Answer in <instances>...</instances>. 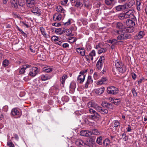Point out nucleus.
Segmentation results:
<instances>
[{
	"mask_svg": "<svg viewBox=\"0 0 147 147\" xmlns=\"http://www.w3.org/2000/svg\"><path fill=\"white\" fill-rule=\"evenodd\" d=\"M96 138L94 136H91L87 140V144L84 143L81 140H79L76 142V144L80 147H88L89 146H93L95 145V140Z\"/></svg>",
	"mask_w": 147,
	"mask_h": 147,
	"instance_id": "f257e3e1",
	"label": "nucleus"
},
{
	"mask_svg": "<svg viewBox=\"0 0 147 147\" xmlns=\"http://www.w3.org/2000/svg\"><path fill=\"white\" fill-rule=\"evenodd\" d=\"M115 35H119L117 38V40H126L131 38V35L128 32L125 28L122 30H115L114 31Z\"/></svg>",
	"mask_w": 147,
	"mask_h": 147,
	"instance_id": "f03ea898",
	"label": "nucleus"
},
{
	"mask_svg": "<svg viewBox=\"0 0 147 147\" xmlns=\"http://www.w3.org/2000/svg\"><path fill=\"white\" fill-rule=\"evenodd\" d=\"M133 20L130 19H127L126 22V24L128 27H125V29L128 32H132L134 30V26H135V23L134 21L135 20V18H133Z\"/></svg>",
	"mask_w": 147,
	"mask_h": 147,
	"instance_id": "7ed1b4c3",
	"label": "nucleus"
},
{
	"mask_svg": "<svg viewBox=\"0 0 147 147\" xmlns=\"http://www.w3.org/2000/svg\"><path fill=\"white\" fill-rule=\"evenodd\" d=\"M90 114L88 117L90 119L92 120L97 119L100 117V115L97 112L92 109H90L89 110Z\"/></svg>",
	"mask_w": 147,
	"mask_h": 147,
	"instance_id": "20e7f679",
	"label": "nucleus"
},
{
	"mask_svg": "<svg viewBox=\"0 0 147 147\" xmlns=\"http://www.w3.org/2000/svg\"><path fill=\"white\" fill-rule=\"evenodd\" d=\"M107 91L109 94L115 95L118 93V88L114 86H110L107 88Z\"/></svg>",
	"mask_w": 147,
	"mask_h": 147,
	"instance_id": "39448f33",
	"label": "nucleus"
},
{
	"mask_svg": "<svg viewBox=\"0 0 147 147\" xmlns=\"http://www.w3.org/2000/svg\"><path fill=\"white\" fill-rule=\"evenodd\" d=\"M131 5L128 3H126L123 5H119L115 7L116 10L118 11H123V10L130 8Z\"/></svg>",
	"mask_w": 147,
	"mask_h": 147,
	"instance_id": "423d86ee",
	"label": "nucleus"
},
{
	"mask_svg": "<svg viewBox=\"0 0 147 147\" xmlns=\"http://www.w3.org/2000/svg\"><path fill=\"white\" fill-rule=\"evenodd\" d=\"M39 71V69L36 67H33L30 69L29 75L30 76L34 77L38 73Z\"/></svg>",
	"mask_w": 147,
	"mask_h": 147,
	"instance_id": "0eeeda50",
	"label": "nucleus"
},
{
	"mask_svg": "<svg viewBox=\"0 0 147 147\" xmlns=\"http://www.w3.org/2000/svg\"><path fill=\"white\" fill-rule=\"evenodd\" d=\"M105 57L103 56H100L97 63L96 66L98 70H100L104 62Z\"/></svg>",
	"mask_w": 147,
	"mask_h": 147,
	"instance_id": "6e6552de",
	"label": "nucleus"
},
{
	"mask_svg": "<svg viewBox=\"0 0 147 147\" xmlns=\"http://www.w3.org/2000/svg\"><path fill=\"white\" fill-rule=\"evenodd\" d=\"M115 27L116 28L120 30H124L126 27L122 23L120 22H116L115 24Z\"/></svg>",
	"mask_w": 147,
	"mask_h": 147,
	"instance_id": "1a4fd4ad",
	"label": "nucleus"
},
{
	"mask_svg": "<svg viewBox=\"0 0 147 147\" xmlns=\"http://www.w3.org/2000/svg\"><path fill=\"white\" fill-rule=\"evenodd\" d=\"M31 9V11L35 15L38 14L39 15L40 14V11L38 8L36 6H33Z\"/></svg>",
	"mask_w": 147,
	"mask_h": 147,
	"instance_id": "9d476101",
	"label": "nucleus"
},
{
	"mask_svg": "<svg viewBox=\"0 0 147 147\" xmlns=\"http://www.w3.org/2000/svg\"><path fill=\"white\" fill-rule=\"evenodd\" d=\"M51 29L52 31L54 30L55 29V31L57 33L59 34H63L65 31V28H59L58 29H56L54 28H52Z\"/></svg>",
	"mask_w": 147,
	"mask_h": 147,
	"instance_id": "9b49d317",
	"label": "nucleus"
},
{
	"mask_svg": "<svg viewBox=\"0 0 147 147\" xmlns=\"http://www.w3.org/2000/svg\"><path fill=\"white\" fill-rule=\"evenodd\" d=\"M105 90V88L103 86H102L100 88L96 89L95 90V92L96 94L100 95L103 93Z\"/></svg>",
	"mask_w": 147,
	"mask_h": 147,
	"instance_id": "f8f14e48",
	"label": "nucleus"
},
{
	"mask_svg": "<svg viewBox=\"0 0 147 147\" xmlns=\"http://www.w3.org/2000/svg\"><path fill=\"white\" fill-rule=\"evenodd\" d=\"M85 77V75L80 74L77 78V80L80 84H82L84 82Z\"/></svg>",
	"mask_w": 147,
	"mask_h": 147,
	"instance_id": "ddd939ff",
	"label": "nucleus"
},
{
	"mask_svg": "<svg viewBox=\"0 0 147 147\" xmlns=\"http://www.w3.org/2000/svg\"><path fill=\"white\" fill-rule=\"evenodd\" d=\"M88 106L92 107L96 109L97 111L98 109L100 107L94 102H89L88 104Z\"/></svg>",
	"mask_w": 147,
	"mask_h": 147,
	"instance_id": "4468645a",
	"label": "nucleus"
},
{
	"mask_svg": "<svg viewBox=\"0 0 147 147\" xmlns=\"http://www.w3.org/2000/svg\"><path fill=\"white\" fill-rule=\"evenodd\" d=\"M61 15L59 13H57L54 14L53 19L55 21H58L60 20L61 18Z\"/></svg>",
	"mask_w": 147,
	"mask_h": 147,
	"instance_id": "2eb2a0df",
	"label": "nucleus"
},
{
	"mask_svg": "<svg viewBox=\"0 0 147 147\" xmlns=\"http://www.w3.org/2000/svg\"><path fill=\"white\" fill-rule=\"evenodd\" d=\"M93 82V80L91 76H88V77L87 81L85 84V87L87 88L88 87V85L91 84Z\"/></svg>",
	"mask_w": 147,
	"mask_h": 147,
	"instance_id": "dca6fc26",
	"label": "nucleus"
},
{
	"mask_svg": "<svg viewBox=\"0 0 147 147\" xmlns=\"http://www.w3.org/2000/svg\"><path fill=\"white\" fill-rule=\"evenodd\" d=\"M11 3L13 7L16 8H18L19 4L18 0H11Z\"/></svg>",
	"mask_w": 147,
	"mask_h": 147,
	"instance_id": "f3484780",
	"label": "nucleus"
},
{
	"mask_svg": "<svg viewBox=\"0 0 147 147\" xmlns=\"http://www.w3.org/2000/svg\"><path fill=\"white\" fill-rule=\"evenodd\" d=\"M90 133H91V131L83 130L80 131V134L81 136H82L88 137L90 135L89 134Z\"/></svg>",
	"mask_w": 147,
	"mask_h": 147,
	"instance_id": "a211bd4d",
	"label": "nucleus"
},
{
	"mask_svg": "<svg viewBox=\"0 0 147 147\" xmlns=\"http://www.w3.org/2000/svg\"><path fill=\"white\" fill-rule=\"evenodd\" d=\"M102 106L104 107L109 108L112 107L111 104L110 103H108L106 102L103 101L101 104Z\"/></svg>",
	"mask_w": 147,
	"mask_h": 147,
	"instance_id": "6ab92c4d",
	"label": "nucleus"
},
{
	"mask_svg": "<svg viewBox=\"0 0 147 147\" xmlns=\"http://www.w3.org/2000/svg\"><path fill=\"white\" fill-rule=\"evenodd\" d=\"M97 111L103 114H106L108 112L107 109H105V108H102L100 107L98 109Z\"/></svg>",
	"mask_w": 147,
	"mask_h": 147,
	"instance_id": "aec40b11",
	"label": "nucleus"
},
{
	"mask_svg": "<svg viewBox=\"0 0 147 147\" xmlns=\"http://www.w3.org/2000/svg\"><path fill=\"white\" fill-rule=\"evenodd\" d=\"M26 1V5L27 6L30 8H32L34 6V5L35 3V1Z\"/></svg>",
	"mask_w": 147,
	"mask_h": 147,
	"instance_id": "412c9836",
	"label": "nucleus"
},
{
	"mask_svg": "<svg viewBox=\"0 0 147 147\" xmlns=\"http://www.w3.org/2000/svg\"><path fill=\"white\" fill-rule=\"evenodd\" d=\"M128 16L125 15L124 13H121L118 15V18L121 20H123L127 18V17Z\"/></svg>",
	"mask_w": 147,
	"mask_h": 147,
	"instance_id": "4be33fe9",
	"label": "nucleus"
},
{
	"mask_svg": "<svg viewBox=\"0 0 147 147\" xmlns=\"http://www.w3.org/2000/svg\"><path fill=\"white\" fill-rule=\"evenodd\" d=\"M40 77L41 80L42 81H45L47 80L50 79L52 77L51 75H42Z\"/></svg>",
	"mask_w": 147,
	"mask_h": 147,
	"instance_id": "5701e85b",
	"label": "nucleus"
},
{
	"mask_svg": "<svg viewBox=\"0 0 147 147\" xmlns=\"http://www.w3.org/2000/svg\"><path fill=\"white\" fill-rule=\"evenodd\" d=\"M145 35L144 32L143 31H140L138 33V35L136 37V39H140L143 38Z\"/></svg>",
	"mask_w": 147,
	"mask_h": 147,
	"instance_id": "b1692460",
	"label": "nucleus"
},
{
	"mask_svg": "<svg viewBox=\"0 0 147 147\" xmlns=\"http://www.w3.org/2000/svg\"><path fill=\"white\" fill-rule=\"evenodd\" d=\"M56 8V11L58 12H61L64 13L65 12V11L63 9V7L60 5L57 6Z\"/></svg>",
	"mask_w": 147,
	"mask_h": 147,
	"instance_id": "393cba45",
	"label": "nucleus"
},
{
	"mask_svg": "<svg viewBox=\"0 0 147 147\" xmlns=\"http://www.w3.org/2000/svg\"><path fill=\"white\" fill-rule=\"evenodd\" d=\"M125 15L128 16L127 17V18L132 17V18H133L132 17H134V16H133V12L132 10L129 11L126 13H124Z\"/></svg>",
	"mask_w": 147,
	"mask_h": 147,
	"instance_id": "a878e982",
	"label": "nucleus"
},
{
	"mask_svg": "<svg viewBox=\"0 0 147 147\" xmlns=\"http://www.w3.org/2000/svg\"><path fill=\"white\" fill-rule=\"evenodd\" d=\"M121 73H124L126 70L125 66L123 65H122L120 68L117 69Z\"/></svg>",
	"mask_w": 147,
	"mask_h": 147,
	"instance_id": "bb28decb",
	"label": "nucleus"
},
{
	"mask_svg": "<svg viewBox=\"0 0 147 147\" xmlns=\"http://www.w3.org/2000/svg\"><path fill=\"white\" fill-rule=\"evenodd\" d=\"M11 113L13 116L18 115L19 114V112L16 108H14L12 110Z\"/></svg>",
	"mask_w": 147,
	"mask_h": 147,
	"instance_id": "cd10ccee",
	"label": "nucleus"
},
{
	"mask_svg": "<svg viewBox=\"0 0 147 147\" xmlns=\"http://www.w3.org/2000/svg\"><path fill=\"white\" fill-rule=\"evenodd\" d=\"M104 47H105L104 45L101 43H100L97 45L96 46L95 48L97 49L98 52L99 50H100L101 49Z\"/></svg>",
	"mask_w": 147,
	"mask_h": 147,
	"instance_id": "c85d7f7f",
	"label": "nucleus"
},
{
	"mask_svg": "<svg viewBox=\"0 0 147 147\" xmlns=\"http://www.w3.org/2000/svg\"><path fill=\"white\" fill-rule=\"evenodd\" d=\"M115 66L116 67L117 69H118L119 68H120V67H121L122 65H123L121 62L118 60H117L115 61Z\"/></svg>",
	"mask_w": 147,
	"mask_h": 147,
	"instance_id": "c756f323",
	"label": "nucleus"
},
{
	"mask_svg": "<svg viewBox=\"0 0 147 147\" xmlns=\"http://www.w3.org/2000/svg\"><path fill=\"white\" fill-rule=\"evenodd\" d=\"M39 29L43 36L45 38H47L45 29L43 27H40L39 28Z\"/></svg>",
	"mask_w": 147,
	"mask_h": 147,
	"instance_id": "7c9ffc66",
	"label": "nucleus"
},
{
	"mask_svg": "<svg viewBox=\"0 0 147 147\" xmlns=\"http://www.w3.org/2000/svg\"><path fill=\"white\" fill-rule=\"evenodd\" d=\"M67 78V75L66 74H64L62 77L60 79V81L63 85H64L65 80Z\"/></svg>",
	"mask_w": 147,
	"mask_h": 147,
	"instance_id": "2f4dec72",
	"label": "nucleus"
},
{
	"mask_svg": "<svg viewBox=\"0 0 147 147\" xmlns=\"http://www.w3.org/2000/svg\"><path fill=\"white\" fill-rule=\"evenodd\" d=\"M76 3L75 6L77 7L81 8L83 6V4L79 0H77L75 2Z\"/></svg>",
	"mask_w": 147,
	"mask_h": 147,
	"instance_id": "473e14b6",
	"label": "nucleus"
},
{
	"mask_svg": "<svg viewBox=\"0 0 147 147\" xmlns=\"http://www.w3.org/2000/svg\"><path fill=\"white\" fill-rule=\"evenodd\" d=\"M102 138L101 136L98 138L96 140V143L100 145H102Z\"/></svg>",
	"mask_w": 147,
	"mask_h": 147,
	"instance_id": "72a5a7b5",
	"label": "nucleus"
},
{
	"mask_svg": "<svg viewBox=\"0 0 147 147\" xmlns=\"http://www.w3.org/2000/svg\"><path fill=\"white\" fill-rule=\"evenodd\" d=\"M103 143L104 146H107L110 143V140L108 138H107L103 141Z\"/></svg>",
	"mask_w": 147,
	"mask_h": 147,
	"instance_id": "f704fd0d",
	"label": "nucleus"
},
{
	"mask_svg": "<svg viewBox=\"0 0 147 147\" xmlns=\"http://www.w3.org/2000/svg\"><path fill=\"white\" fill-rule=\"evenodd\" d=\"M9 64V62L8 60L7 59H5L4 60L3 62V67H6Z\"/></svg>",
	"mask_w": 147,
	"mask_h": 147,
	"instance_id": "c9c22d12",
	"label": "nucleus"
},
{
	"mask_svg": "<svg viewBox=\"0 0 147 147\" xmlns=\"http://www.w3.org/2000/svg\"><path fill=\"white\" fill-rule=\"evenodd\" d=\"M51 40L53 42H56L59 40V38L55 36H53L51 38Z\"/></svg>",
	"mask_w": 147,
	"mask_h": 147,
	"instance_id": "e433bc0d",
	"label": "nucleus"
},
{
	"mask_svg": "<svg viewBox=\"0 0 147 147\" xmlns=\"http://www.w3.org/2000/svg\"><path fill=\"white\" fill-rule=\"evenodd\" d=\"M89 55L91 57V61H92L93 59V57L95 56L96 55L95 51L94 50H92V51L90 53Z\"/></svg>",
	"mask_w": 147,
	"mask_h": 147,
	"instance_id": "4c0bfd02",
	"label": "nucleus"
},
{
	"mask_svg": "<svg viewBox=\"0 0 147 147\" xmlns=\"http://www.w3.org/2000/svg\"><path fill=\"white\" fill-rule=\"evenodd\" d=\"M91 135L93 134L94 135H98L99 134V133L96 129H94L92 130V131H91L90 133Z\"/></svg>",
	"mask_w": 147,
	"mask_h": 147,
	"instance_id": "58836bf2",
	"label": "nucleus"
},
{
	"mask_svg": "<svg viewBox=\"0 0 147 147\" xmlns=\"http://www.w3.org/2000/svg\"><path fill=\"white\" fill-rule=\"evenodd\" d=\"M72 31V28H71L67 30L66 31V34L67 35L70 36L71 35V33Z\"/></svg>",
	"mask_w": 147,
	"mask_h": 147,
	"instance_id": "ea45409f",
	"label": "nucleus"
},
{
	"mask_svg": "<svg viewBox=\"0 0 147 147\" xmlns=\"http://www.w3.org/2000/svg\"><path fill=\"white\" fill-rule=\"evenodd\" d=\"M76 87V85L75 83L74 82H72L71 83L70 85V88L72 89H75Z\"/></svg>",
	"mask_w": 147,
	"mask_h": 147,
	"instance_id": "a19ab883",
	"label": "nucleus"
},
{
	"mask_svg": "<svg viewBox=\"0 0 147 147\" xmlns=\"http://www.w3.org/2000/svg\"><path fill=\"white\" fill-rule=\"evenodd\" d=\"M114 0H105V3L107 5H110L114 1Z\"/></svg>",
	"mask_w": 147,
	"mask_h": 147,
	"instance_id": "79ce46f5",
	"label": "nucleus"
},
{
	"mask_svg": "<svg viewBox=\"0 0 147 147\" xmlns=\"http://www.w3.org/2000/svg\"><path fill=\"white\" fill-rule=\"evenodd\" d=\"M107 49L105 47L101 49L98 52L99 54H100L103 53H105L107 51Z\"/></svg>",
	"mask_w": 147,
	"mask_h": 147,
	"instance_id": "37998d69",
	"label": "nucleus"
},
{
	"mask_svg": "<svg viewBox=\"0 0 147 147\" xmlns=\"http://www.w3.org/2000/svg\"><path fill=\"white\" fill-rule=\"evenodd\" d=\"M94 78L95 80L98 79L99 78L100 76L98 73H95L94 74Z\"/></svg>",
	"mask_w": 147,
	"mask_h": 147,
	"instance_id": "c03bdc74",
	"label": "nucleus"
},
{
	"mask_svg": "<svg viewBox=\"0 0 147 147\" xmlns=\"http://www.w3.org/2000/svg\"><path fill=\"white\" fill-rule=\"evenodd\" d=\"M26 69L25 68H24V67L23 65L22 67H21V68L19 70V73L20 74H23L25 72V70Z\"/></svg>",
	"mask_w": 147,
	"mask_h": 147,
	"instance_id": "a18cd8bd",
	"label": "nucleus"
},
{
	"mask_svg": "<svg viewBox=\"0 0 147 147\" xmlns=\"http://www.w3.org/2000/svg\"><path fill=\"white\" fill-rule=\"evenodd\" d=\"M121 100L120 99H115V100L113 102V103L114 104L117 105L120 102Z\"/></svg>",
	"mask_w": 147,
	"mask_h": 147,
	"instance_id": "49530a36",
	"label": "nucleus"
},
{
	"mask_svg": "<svg viewBox=\"0 0 147 147\" xmlns=\"http://www.w3.org/2000/svg\"><path fill=\"white\" fill-rule=\"evenodd\" d=\"M114 126L115 127H117L120 125V123L117 120H115L114 121Z\"/></svg>",
	"mask_w": 147,
	"mask_h": 147,
	"instance_id": "de8ad7c7",
	"label": "nucleus"
},
{
	"mask_svg": "<svg viewBox=\"0 0 147 147\" xmlns=\"http://www.w3.org/2000/svg\"><path fill=\"white\" fill-rule=\"evenodd\" d=\"M43 70L45 72L49 73L51 72L52 71V69L50 68L45 67L44 68Z\"/></svg>",
	"mask_w": 147,
	"mask_h": 147,
	"instance_id": "09e8293b",
	"label": "nucleus"
},
{
	"mask_svg": "<svg viewBox=\"0 0 147 147\" xmlns=\"http://www.w3.org/2000/svg\"><path fill=\"white\" fill-rule=\"evenodd\" d=\"M68 0H61V3L62 5H65L67 3Z\"/></svg>",
	"mask_w": 147,
	"mask_h": 147,
	"instance_id": "8fccbe9b",
	"label": "nucleus"
},
{
	"mask_svg": "<svg viewBox=\"0 0 147 147\" xmlns=\"http://www.w3.org/2000/svg\"><path fill=\"white\" fill-rule=\"evenodd\" d=\"M104 84H105V83H103L100 79L96 82V84L97 85H101Z\"/></svg>",
	"mask_w": 147,
	"mask_h": 147,
	"instance_id": "3c124183",
	"label": "nucleus"
},
{
	"mask_svg": "<svg viewBox=\"0 0 147 147\" xmlns=\"http://www.w3.org/2000/svg\"><path fill=\"white\" fill-rule=\"evenodd\" d=\"M80 55H81L82 56H84L85 55V50L83 49H82L81 50L80 52L79 53Z\"/></svg>",
	"mask_w": 147,
	"mask_h": 147,
	"instance_id": "603ef678",
	"label": "nucleus"
},
{
	"mask_svg": "<svg viewBox=\"0 0 147 147\" xmlns=\"http://www.w3.org/2000/svg\"><path fill=\"white\" fill-rule=\"evenodd\" d=\"M7 145L9 147H13L14 146V144L12 142H7Z\"/></svg>",
	"mask_w": 147,
	"mask_h": 147,
	"instance_id": "864d4df0",
	"label": "nucleus"
},
{
	"mask_svg": "<svg viewBox=\"0 0 147 147\" xmlns=\"http://www.w3.org/2000/svg\"><path fill=\"white\" fill-rule=\"evenodd\" d=\"M62 46L64 48H67L69 47V45L67 43H64L62 44Z\"/></svg>",
	"mask_w": 147,
	"mask_h": 147,
	"instance_id": "5fc2aeb1",
	"label": "nucleus"
},
{
	"mask_svg": "<svg viewBox=\"0 0 147 147\" xmlns=\"http://www.w3.org/2000/svg\"><path fill=\"white\" fill-rule=\"evenodd\" d=\"M132 92L134 96H137V93L135 89L133 88L132 89Z\"/></svg>",
	"mask_w": 147,
	"mask_h": 147,
	"instance_id": "6e6d98bb",
	"label": "nucleus"
},
{
	"mask_svg": "<svg viewBox=\"0 0 147 147\" xmlns=\"http://www.w3.org/2000/svg\"><path fill=\"white\" fill-rule=\"evenodd\" d=\"M103 83H104L106 81L107 79L106 77H102L101 79H100Z\"/></svg>",
	"mask_w": 147,
	"mask_h": 147,
	"instance_id": "4d7b16f0",
	"label": "nucleus"
},
{
	"mask_svg": "<svg viewBox=\"0 0 147 147\" xmlns=\"http://www.w3.org/2000/svg\"><path fill=\"white\" fill-rule=\"evenodd\" d=\"M61 24L60 23H55L52 24V25L53 26L58 27L61 26Z\"/></svg>",
	"mask_w": 147,
	"mask_h": 147,
	"instance_id": "13d9d810",
	"label": "nucleus"
},
{
	"mask_svg": "<svg viewBox=\"0 0 147 147\" xmlns=\"http://www.w3.org/2000/svg\"><path fill=\"white\" fill-rule=\"evenodd\" d=\"M131 75L132 78L134 80H135L136 78V76L135 74L134 73H131Z\"/></svg>",
	"mask_w": 147,
	"mask_h": 147,
	"instance_id": "bf43d9fd",
	"label": "nucleus"
},
{
	"mask_svg": "<svg viewBox=\"0 0 147 147\" xmlns=\"http://www.w3.org/2000/svg\"><path fill=\"white\" fill-rule=\"evenodd\" d=\"M87 71V69L85 70H83L80 71V74L82 75H84V74L86 73Z\"/></svg>",
	"mask_w": 147,
	"mask_h": 147,
	"instance_id": "052dcab7",
	"label": "nucleus"
},
{
	"mask_svg": "<svg viewBox=\"0 0 147 147\" xmlns=\"http://www.w3.org/2000/svg\"><path fill=\"white\" fill-rule=\"evenodd\" d=\"M71 20L70 19H69L67 22L64 23V25H68L70 24Z\"/></svg>",
	"mask_w": 147,
	"mask_h": 147,
	"instance_id": "680f3d73",
	"label": "nucleus"
},
{
	"mask_svg": "<svg viewBox=\"0 0 147 147\" xmlns=\"http://www.w3.org/2000/svg\"><path fill=\"white\" fill-rule=\"evenodd\" d=\"M144 80V78L140 79L138 82V84H141Z\"/></svg>",
	"mask_w": 147,
	"mask_h": 147,
	"instance_id": "e2e57ef3",
	"label": "nucleus"
},
{
	"mask_svg": "<svg viewBox=\"0 0 147 147\" xmlns=\"http://www.w3.org/2000/svg\"><path fill=\"white\" fill-rule=\"evenodd\" d=\"M131 127L130 125H128V127L127 128V131L129 132L131 131Z\"/></svg>",
	"mask_w": 147,
	"mask_h": 147,
	"instance_id": "0e129e2a",
	"label": "nucleus"
},
{
	"mask_svg": "<svg viewBox=\"0 0 147 147\" xmlns=\"http://www.w3.org/2000/svg\"><path fill=\"white\" fill-rule=\"evenodd\" d=\"M23 66L24 67V68H25L26 69L27 68L30 67H31V65L28 64L24 65Z\"/></svg>",
	"mask_w": 147,
	"mask_h": 147,
	"instance_id": "69168bd1",
	"label": "nucleus"
},
{
	"mask_svg": "<svg viewBox=\"0 0 147 147\" xmlns=\"http://www.w3.org/2000/svg\"><path fill=\"white\" fill-rule=\"evenodd\" d=\"M20 23H21L22 24H23L24 25L26 26L27 28H28L29 27V26L28 25V24H26L24 22H21Z\"/></svg>",
	"mask_w": 147,
	"mask_h": 147,
	"instance_id": "338daca9",
	"label": "nucleus"
},
{
	"mask_svg": "<svg viewBox=\"0 0 147 147\" xmlns=\"http://www.w3.org/2000/svg\"><path fill=\"white\" fill-rule=\"evenodd\" d=\"M82 48H78L76 49V51L77 53H80V52L81 50L82 49Z\"/></svg>",
	"mask_w": 147,
	"mask_h": 147,
	"instance_id": "774afa93",
	"label": "nucleus"
}]
</instances>
